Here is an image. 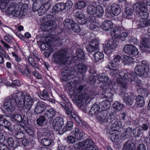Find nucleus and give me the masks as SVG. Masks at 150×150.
Wrapping results in <instances>:
<instances>
[{"label":"nucleus","mask_w":150,"mask_h":150,"mask_svg":"<svg viewBox=\"0 0 150 150\" xmlns=\"http://www.w3.org/2000/svg\"><path fill=\"white\" fill-rule=\"evenodd\" d=\"M108 67L110 69L115 71L119 69V64L118 63L111 61L108 63Z\"/></svg>","instance_id":"de8ad7c7"},{"label":"nucleus","mask_w":150,"mask_h":150,"mask_svg":"<svg viewBox=\"0 0 150 150\" xmlns=\"http://www.w3.org/2000/svg\"><path fill=\"white\" fill-rule=\"evenodd\" d=\"M41 5V4L38 1H33L32 6L33 11V12L38 11Z\"/></svg>","instance_id":"bf43d9fd"},{"label":"nucleus","mask_w":150,"mask_h":150,"mask_svg":"<svg viewBox=\"0 0 150 150\" xmlns=\"http://www.w3.org/2000/svg\"><path fill=\"white\" fill-rule=\"evenodd\" d=\"M40 98L44 100H48L49 99V95L45 90H43L42 92H39L38 94Z\"/></svg>","instance_id":"49530a36"},{"label":"nucleus","mask_w":150,"mask_h":150,"mask_svg":"<svg viewBox=\"0 0 150 150\" xmlns=\"http://www.w3.org/2000/svg\"><path fill=\"white\" fill-rule=\"evenodd\" d=\"M101 111L100 106L97 104H94L92 106L89 113L90 115H95L96 117L97 114Z\"/></svg>","instance_id":"a878e982"},{"label":"nucleus","mask_w":150,"mask_h":150,"mask_svg":"<svg viewBox=\"0 0 150 150\" xmlns=\"http://www.w3.org/2000/svg\"><path fill=\"white\" fill-rule=\"evenodd\" d=\"M48 41H47L45 43H42L40 45L41 48L43 50H47L45 47V45L47 46V48L48 47L51 49L53 48L55 45L54 42H60L61 40L58 36L54 35H51L47 37Z\"/></svg>","instance_id":"0eeeda50"},{"label":"nucleus","mask_w":150,"mask_h":150,"mask_svg":"<svg viewBox=\"0 0 150 150\" xmlns=\"http://www.w3.org/2000/svg\"><path fill=\"white\" fill-rule=\"evenodd\" d=\"M26 94L18 92L12 95L10 97L12 100H14L16 104L19 107L23 108L24 106V101Z\"/></svg>","instance_id":"6e6552de"},{"label":"nucleus","mask_w":150,"mask_h":150,"mask_svg":"<svg viewBox=\"0 0 150 150\" xmlns=\"http://www.w3.org/2000/svg\"><path fill=\"white\" fill-rule=\"evenodd\" d=\"M67 52L65 50L60 49L58 52L54 53L53 56L55 62L58 64L69 65L72 62L77 63L84 59V54L82 50L78 49L73 57L70 59L67 56Z\"/></svg>","instance_id":"f257e3e1"},{"label":"nucleus","mask_w":150,"mask_h":150,"mask_svg":"<svg viewBox=\"0 0 150 150\" xmlns=\"http://www.w3.org/2000/svg\"><path fill=\"white\" fill-rule=\"evenodd\" d=\"M46 120L45 117L44 115H41L37 119V124L40 126H43L45 124Z\"/></svg>","instance_id":"8fccbe9b"},{"label":"nucleus","mask_w":150,"mask_h":150,"mask_svg":"<svg viewBox=\"0 0 150 150\" xmlns=\"http://www.w3.org/2000/svg\"><path fill=\"white\" fill-rule=\"evenodd\" d=\"M116 83L120 86L124 92L128 88V84L125 81L121 78H117L116 79Z\"/></svg>","instance_id":"c85d7f7f"},{"label":"nucleus","mask_w":150,"mask_h":150,"mask_svg":"<svg viewBox=\"0 0 150 150\" xmlns=\"http://www.w3.org/2000/svg\"><path fill=\"white\" fill-rule=\"evenodd\" d=\"M77 148L82 149V150H98L97 146L90 139H87L82 142H79L76 144Z\"/></svg>","instance_id":"39448f33"},{"label":"nucleus","mask_w":150,"mask_h":150,"mask_svg":"<svg viewBox=\"0 0 150 150\" xmlns=\"http://www.w3.org/2000/svg\"><path fill=\"white\" fill-rule=\"evenodd\" d=\"M74 70L81 74H83L87 71V67L84 64L80 63L74 66Z\"/></svg>","instance_id":"b1692460"},{"label":"nucleus","mask_w":150,"mask_h":150,"mask_svg":"<svg viewBox=\"0 0 150 150\" xmlns=\"http://www.w3.org/2000/svg\"><path fill=\"white\" fill-rule=\"evenodd\" d=\"M41 143L45 146H50L54 144L53 139L47 138H44L42 139Z\"/></svg>","instance_id":"a18cd8bd"},{"label":"nucleus","mask_w":150,"mask_h":150,"mask_svg":"<svg viewBox=\"0 0 150 150\" xmlns=\"http://www.w3.org/2000/svg\"><path fill=\"white\" fill-rule=\"evenodd\" d=\"M22 128L24 130H24L25 132H27L29 135L32 136H33L34 134V132L32 130L28 128L27 127L24 126L22 127L21 129Z\"/></svg>","instance_id":"774afa93"},{"label":"nucleus","mask_w":150,"mask_h":150,"mask_svg":"<svg viewBox=\"0 0 150 150\" xmlns=\"http://www.w3.org/2000/svg\"><path fill=\"white\" fill-rule=\"evenodd\" d=\"M118 73L120 76H123L125 79L127 80L129 82L136 81L139 83L141 82L140 80H137V76L134 73H123V72L120 70L118 71Z\"/></svg>","instance_id":"2eb2a0df"},{"label":"nucleus","mask_w":150,"mask_h":150,"mask_svg":"<svg viewBox=\"0 0 150 150\" xmlns=\"http://www.w3.org/2000/svg\"><path fill=\"white\" fill-rule=\"evenodd\" d=\"M132 133L135 138H137L142 135L143 131L141 127H137L134 129Z\"/></svg>","instance_id":"e433bc0d"},{"label":"nucleus","mask_w":150,"mask_h":150,"mask_svg":"<svg viewBox=\"0 0 150 150\" xmlns=\"http://www.w3.org/2000/svg\"><path fill=\"white\" fill-rule=\"evenodd\" d=\"M139 26L140 27L144 28L146 27L149 26H150V20H143L141 21L140 23L139 24Z\"/></svg>","instance_id":"052dcab7"},{"label":"nucleus","mask_w":150,"mask_h":150,"mask_svg":"<svg viewBox=\"0 0 150 150\" xmlns=\"http://www.w3.org/2000/svg\"><path fill=\"white\" fill-rule=\"evenodd\" d=\"M23 127V126H21V128H20L19 125H11L10 122V125L9 126L8 129L11 131H12L13 130H15L16 131H17V132H18V131H19L22 129L23 130V129H21Z\"/></svg>","instance_id":"603ef678"},{"label":"nucleus","mask_w":150,"mask_h":150,"mask_svg":"<svg viewBox=\"0 0 150 150\" xmlns=\"http://www.w3.org/2000/svg\"><path fill=\"white\" fill-rule=\"evenodd\" d=\"M46 105L42 102L38 101L35 104L34 112L36 114H41L45 110Z\"/></svg>","instance_id":"412c9836"},{"label":"nucleus","mask_w":150,"mask_h":150,"mask_svg":"<svg viewBox=\"0 0 150 150\" xmlns=\"http://www.w3.org/2000/svg\"><path fill=\"white\" fill-rule=\"evenodd\" d=\"M113 107L116 111H118L123 108V105L119 102L115 101L113 104Z\"/></svg>","instance_id":"864d4df0"},{"label":"nucleus","mask_w":150,"mask_h":150,"mask_svg":"<svg viewBox=\"0 0 150 150\" xmlns=\"http://www.w3.org/2000/svg\"><path fill=\"white\" fill-rule=\"evenodd\" d=\"M150 37L148 34H146L142 38L140 41L141 49L144 52L150 53Z\"/></svg>","instance_id":"9d476101"},{"label":"nucleus","mask_w":150,"mask_h":150,"mask_svg":"<svg viewBox=\"0 0 150 150\" xmlns=\"http://www.w3.org/2000/svg\"><path fill=\"white\" fill-rule=\"evenodd\" d=\"M133 61V59L132 57L126 56L124 57L123 62L125 65H129Z\"/></svg>","instance_id":"5fc2aeb1"},{"label":"nucleus","mask_w":150,"mask_h":150,"mask_svg":"<svg viewBox=\"0 0 150 150\" xmlns=\"http://www.w3.org/2000/svg\"><path fill=\"white\" fill-rule=\"evenodd\" d=\"M24 106L23 108V112L24 115H26L28 112L31 109L32 106L34 103L33 100L30 98V96L29 94H26L24 101Z\"/></svg>","instance_id":"ddd939ff"},{"label":"nucleus","mask_w":150,"mask_h":150,"mask_svg":"<svg viewBox=\"0 0 150 150\" xmlns=\"http://www.w3.org/2000/svg\"><path fill=\"white\" fill-rule=\"evenodd\" d=\"M75 17L76 21L79 24H85L87 22V17L81 12H76L75 13Z\"/></svg>","instance_id":"6ab92c4d"},{"label":"nucleus","mask_w":150,"mask_h":150,"mask_svg":"<svg viewBox=\"0 0 150 150\" xmlns=\"http://www.w3.org/2000/svg\"><path fill=\"white\" fill-rule=\"evenodd\" d=\"M115 120V116L113 115L108 113L105 123H111Z\"/></svg>","instance_id":"4d7b16f0"},{"label":"nucleus","mask_w":150,"mask_h":150,"mask_svg":"<svg viewBox=\"0 0 150 150\" xmlns=\"http://www.w3.org/2000/svg\"><path fill=\"white\" fill-rule=\"evenodd\" d=\"M28 9L27 7L25 8L24 6H22L20 4H16L12 3L8 7L6 11L8 13L13 14L16 17H22L26 15Z\"/></svg>","instance_id":"7ed1b4c3"},{"label":"nucleus","mask_w":150,"mask_h":150,"mask_svg":"<svg viewBox=\"0 0 150 150\" xmlns=\"http://www.w3.org/2000/svg\"><path fill=\"white\" fill-rule=\"evenodd\" d=\"M133 8L139 14L142 19H146L148 17L146 4L143 2L137 3L133 6Z\"/></svg>","instance_id":"20e7f679"},{"label":"nucleus","mask_w":150,"mask_h":150,"mask_svg":"<svg viewBox=\"0 0 150 150\" xmlns=\"http://www.w3.org/2000/svg\"><path fill=\"white\" fill-rule=\"evenodd\" d=\"M7 84L8 86L14 87L19 86L20 84V83L19 81L18 80H14L11 83L10 82H7Z\"/></svg>","instance_id":"69168bd1"},{"label":"nucleus","mask_w":150,"mask_h":150,"mask_svg":"<svg viewBox=\"0 0 150 150\" xmlns=\"http://www.w3.org/2000/svg\"><path fill=\"white\" fill-rule=\"evenodd\" d=\"M101 27L103 30L108 31L112 28L113 23L111 21L105 20L102 23Z\"/></svg>","instance_id":"cd10ccee"},{"label":"nucleus","mask_w":150,"mask_h":150,"mask_svg":"<svg viewBox=\"0 0 150 150\" xmlns=\"http://www.w3.org/2000/svg\"><path fill=\"white\" fill-rule=\"evenodd\" d=\"M56 114L55 110L53 108L47 109L45 111L44 115L50 120H52Z\"/></svg>","instance_id":"473e14b6"},{"label":"nucleus","mask_w":150,"mask_h":150,"mask_svg":"<svg viewBox=\"0 0 150 150\" xmlns=\"http://www.w3.org/2000/svg\"><path fill=\"white\" fill-rule=\"evenodd\" d=\"M7 142L8 146L9 147L13 148V150H14V148L19 145V142H17L15 144L13 139V138L11 137H9L8 139Z\"/></svg>","instance_id":"ea45409f"},{"label":"nucleus","mask_w":150,"mask_h":150,"mask_svg":"<svg viewBox=\"0 0 150 150\" xmlns=\"http://www.w3.org/2000/svg\"><path fill=\"white\" fill-rule=\"evenodd\" d=\"M137 105L139 107H143L144 105L145 100L144 97L142 96H138L136 98Z\"/></svg>","instance_id":"a19ab883"},{"label":"nucleus","mask_w":150,"mask_h":150,"mask_svg":"<svg viewBox=\"0 0 150 150\" xmlns=\"http://www.w3.org/2000/svg\"><path fill=\"white\" fill-rule=\"evenodd\" d=\"M50 6V4H49L47 5H41L38 11V15L39 16H42L43 15L48 11Z\"/></svg>","instance_id":"c756f323"},{"label":"nucleus","mask_w":150,"mask_h":150,"mask_svg":"<svg viewBox=\"0 0 150 150\" xmlns=\"http://www.w3.org/2000/svg\"><path fill=\"white\" fill-rule=\"evenodd\" d=\"M96 16L98 17H101L104 14V10L102 7L99 5L97 6Z\"/></svg>","instance_id":"3c124183"},{"label":"nucleus","mask_w":150,"mask_h":150,"mask_svg":"<svg viewBox=\"0 0 150 150\" xmlns=\"http://www.w3.org/2000/svg\"><path fill=\"white\" fill-rule=\"evenodd\" d=\"M130 7L129 6L127 7H126L125 9L124 13V16L126 18L130 19L133 18L134 16V11L135 10Z\"/></svg>","instance_id":"bb28decb"},{"label":"nucleus","mask_w":150,"mask_h":150,"mask_svg":"<svg viewBox=\"0 0 150 150\" xmlns=\"http://www.w3.org/2000/svg\"><path fill=\"white\" fill-rule=\"evenodd\" d=\"M74 120H75L77 123L81 127H85L86 124V123L84 121L81 120L77 116L76 117V118H74Z\"/></svg>","instance_id":"338daca9"},{"label":"nucleus","mask_w":150,"mask_h":150,"mask_svg":"<svg viewBox=\"0 0 150 150\" xmlns=\"http://www.w3.org/2000/svg\"><path fill=\"white\" fill-rule=\"evenodd\" d=\"M99 81H102L103 83L107 82L108 80V77L107 75L104 74H100L98 77Z\"/></svg>","instance_id":"6e6d98bb"},{"label":"nucleus","mask_w":150,"mask_h":150,"mask_svg":"<svg viewBox=\"0 0 150 150\" xmlns=\"http://www.w3.org/2000/svg\"><path fill=\"white\" fill-rule=\"evenodd\" d=\"M134 144L130 140L126 142L123 148L124 150H134Z\"/></svg>","instance_id":"c9c22d12"},{"label":"nucleus","mask_w":150,"mask_h":150,"mask_svg":"<svg viewBox=\"0 0 150 150\" xmlns=\"http://www.w3.org/2000/svg\"><path fill=\"white\" fill-rule=\"evenodd\" d=\"M132 129L129 127L125 130L122 134V136L124 139L129 138L132 137Z\"/></svg>","instance_id":"58836bf2"},{"label":"nucleus","mask_w":150,"mask_h":150,"mask_svg":"<svg viewBox=\"0 0 150 150\" xmlns=\"http://www.w3.org/2000/svg\"><path fill=\"white\" fill-rule=\"evenodd\" d=\"M121 122L119 120H115L111 125L112 131H118L122 127Z\"/></svg>","instance_id":"f704fd0d"},{"label":"nucleus","mask_w":150,"mask_h":150,"mask_svg":"<svg viewBox=\"0 0 150 150\" xmlns=\"http://www.w3.org/2000/svg\"><path fill=\"white\" fill-rule=\"evenodd\" d=\"M97 93H93L91 91L89 93L88 92L81 94L79 96L78 98L76 99V104L78 107L81 109H83L84 107L86 105V101L90 98L91 96H96Z\"/></svg>","instance_id":"423d86ee"},{"label":"nucleus","mask_w":150,"mask_h":150,"mask_svg":"<svg viewBox=\"0 0 150 150\" xmlns=\"http://www.w3.org/2000/svg\"><path fill=\"white\" fill-rule=\"evenodd\" d=\"M134 71L136 76L140 77L143 76L144 77L148 76V68L145 64L137 65L135 67Z\"/></svg>","instance_id":"1a4fd4ad"},{"label":"nucleus","mask_w":150,"mask_h":150,"mask_svg":"<svg viewBox=\"0 0 150 150\" xmlns=\"http://www.w3.org/2000/svg\"><path fill=\"white\" fill-rule=\"evenodd\" d=\"M71 133L74 135L77 141L82 139L84 134L81 129H79L76 127L74 128L73 131L71 132Z\"/></svg>","instance_id":"393cba45"},{"label":"nucleus","mask_w":150,"mask_h":150,"mask_svg":"<svg viewBox=\"0 0 150 150\" xmlns=\"http://www.w3.org/2000/svg\"><path fill=\"white\" fill-rule=\"evenodd\" d=\"M107 114L108 113L106 111H102L97 114L96 117L100 122L105 123Z\"/></svg>","instance_id":"7c9ffc66"},{"label":"nucleus","mask_w":150,"mask_h":150,"mask_svg":"<svg viewBox=\"0 0 150 150\" xmlns=\"http://www.w3.org/2000/svg\"><path fill=\"white\" fill-rule=\"evenodd\" d=\"M9 116L11 118V120L13 121H16L18 122H23V120L21 116L19 115L10 113L9 114Z\"/></svg>","instance_id":"4c0bfd02"},{"label":"nucleus","mask_w":150,"mask_h":150,"mask_svg":"<svg viewBox=\"0 0 150 150\" xmlns=\"http://www.w3.org/2000/svg\"><path fill=\"white\" fill-rule=\"evenodd\" d=\"M86 6V3L83 1L78 2L76 4L75 7L77 8L81 9L84 8Z\"/></svg>","instance_id":"0e129e2a"},{"label":"nucleus","mask_w":150,"mask_h":150,"mask_svg":"<svg viewBox=\"0 0 150 150\" xmlns=\"http://www.w3.org/2000/svg\"><path fill=\"white\" fill-rule=\"evenodd\" d=\"M111 9L114 16H117L120 13L121 9L120 7L119 6L116 4H112L111 6Z\"/></svg>","instance_id":"72a5a7b5"},{"label":"nucleus","mask_w":150,"mask_h":150,"mask_svg":"<svg viewBox=\"0 0 150 150\" xmlns=\"http://www.w3.org/2000/svg\"><path fill=\"white\" fill-rule=\"evenodd\" d=\"M73 71H71L69 70L66 69L64 71L62 74V76L61 80L62 81H67L71 79H73Z\"/></svg>","instance_id":"5701e85b"},{"label":"nucleus","mask_w":150,"mask_h":150,"mask_svg":"<svg viewBox=\"0 0 150 150\" xmlns=\"http://www.w3.org/2000/svg\"><path fill=\"white\" fill-rule=\"evenodd\" d=\"M113 31L116 38H112L109 40L104 47V51L107 54L110 53L112 50L117 47L119 43V38L123 41L128 35V33L127 32H123L119 35L121 33L120 29L117 27H115Z\"/></svg>","instance_id":"f03ea898"},{"label":"nucleus","mask_w":150,"mask_h":150,"mask_svg":"<svg viewBox=\"0 0 150 150\" xmlns=\"http://www.w3.org/2000/svg\"><path fill=\"white\" fill-rule=\"evenodd\" d=\"M10 123L6 119L5 115H0V131L3 129L4 126L8 129L9 126L10 125Z\"/></svg>","instance_id":"4be33fe9"},{"label":"nucleus","mask_w":150,"mask_h":150,"mask_svg":"<svg viewBox=\"0 0 150 150\" xmlns=\"http://www.w3.org/2000/svg\"><path fill=\"white\" fill-rule=\"evenodd\" d=\"M92 56H94L96 62L99 61L100 60H102L104 57L103 53L99 51L94 53Z\"/></svg>","instance_id":"09e8293b"},{"label":"nucleus","mask_w":150,"mask_h":150,"mask_svg":"<svg viewBox=\"0 0 150 150\" xmlns=\"http://www.w3.org/2000/svg\"><path fill=\"white\" fill-rule=\"evenodd\" d=\"M64 125V120L62 117L60 116L57 117L53 120L52 123L53 129L56 131H59L61 134L62 130H61Z\"/></svg>","instance_id":"f8f14e48"},{"label":"nucleus","mask_w":150,"mask_h":150,"mask_svg":"<svg viewBox=\"0 0 150 150\" xmlns=\"http://www.w3.org/2000/svg\"><path fill=\"white\" fill-rule=\"evenodd\" d=\"M110 139L112 142L117 143L120 140V134H113L111 136Z\"/></svg>","instance_id":"680f3d73"},{"label":"nucleus","mask_w":150,"mask_h":150,"mask_svg":"<svg viewBox=\"0 0 150 150\" xmlns=\"http://www.w3.org/2000/svg\"><path fill=\"white\" fill-rule=\"evenodd\" d=\"M99 40L96 39H93L89 43V45L86 47L87 51L89 53V55L91 56V54L94 52L99 49Z\"/></svg>","instance_id":"4468645a"},{"label":"nucleus","mask_w":150,"mask_h":150,"mask_svg":"<svg viewBox=\"0 0 150 150\" xmlns=\"http://www.w3.org/2000/svg\"><path fill=\"white\" fill-rule=\"evenodd\" d=\"M137 91L139 94H142L145 96H147L149 94L148 91L146 88H140L137 89Z\"/></svg>","instance_id":"13d9d810"},{"label":"nucleus","mask_w":150,"mask_h":150,"mask_svg":"<svg viewBox=\"0 0 150 150\" xmlns=\"http://www.w3.org/2000/svg\"><path fill=\"white\" fill-rule=\"evenodd\" d=\"M73 124L72 122H68L62 130L61 134H62L67 131L71 130L73 128Z\"/></svg>","instance_id":"79ce46f5"},{"label":"nucleus","mask_w":150,"mask_h":150,"mask_svg":"<svg viewBox=\"0 0 150 150\" xmlns=\"http://www.w3.org/2000/svg\"><path fill=\"white\" fill-rule=\"evenodd\" d=\"M123 95V98L124 102L128 105H132L134 103V96L130 94L124 92L122 91Z\"/></svg>","instance_id":"aec40b11"},{"label":"nucleus","mask_w":150,"mask_h":150,"mask_svg":"<svg viewBox=\"0 0 150 150\" xmlns=\"http://www.w3.org/2000/svg\"><path fill=\"white\" fill-rule=\"evenodd\" d=\"M23 132L24 130L22 129L18 132H17L15 134L16 138L18 139L23 138L24 136Z\"/></svg>","instance_id":"e2e57ef3"},{"label":"nucleus","mask_w":150,"mask_h":150,"mask_svg":"<svg viewBox=\"0 0 150 150\" xmlns=\"http://www.w3.org/2000/svg\"><path fill=\"white\" fill-rule=\"evenodd\" d=\"M109 88H108V85H105L102 87L101 89L99 91V93L100 94L103 95L105 94H107V96L105 95V96L108 97V98H110V97H108V94H110V93H109Z\"/></svg>","instance_id":"c03bdc74"},{"label":"nucleus","mask_w":150,"mask_h":150,"mask_svg":"<svg viewBox=\"0 0 150 150\" xmlns=\"http://www.w3.org/2000/svg\"><path fill=\"white\" fill-rule=\"evenodd\" d=\"M55 26L56 23L54 20H48L41 24L40 28L43 31H50L54 28Z\"/></svg>","instance_id":"dca6fc26"},{"label":"nucleus","mask_w":150,"mask_h":150,"mask_svg":"<svg viewBox=\"0 0 150 150\" xmlns=\"http://www.w3.org/2000/svg\"><path fill=\"white\" fill-rule=\"evenodd\" d=\"M62 107L64 108V111L66 113V114L68 115L70 118L74 119L76 118L77 116L72 111L70 108L72 107V105L71 103H69L68 104L65 105L64 103H61V104Z\"/></svg>","instance_id":"a211bd4d"},{"label":"nucleus","mask_w":150,"mask_h":150,"mask_svg":"<svg viewBox=\"0 0 150 150\" xmlns=\"http://www.w3.org/2000/svg\"><path fill=\"white\" fill-rule=\"evenodd\" d=\"M123 51L128 54L136 56L139 54L138 49L136 47L132 45H126L124 47Z\"/></svg>","instance_id":"f3484780"},{"label":"nucleus","mask_w":150,"mask_h":150,"mask_svg":"<svg viewBox=\"0 0 150 150\" xmlns=\"http://www.w3.org/2000/svg\"><path fill=\"white\" fill-rule=\"evenodd\" d=\"M110 101L105 100L100 102L99 106L102 111H106L108 110L110 106Z\"/></svg>","instance_id":"2f4dec72"},{"label":"nucleus","mask_w":150,"mask_h":150,"mask_svg":"<svg viewBox=\"0 0 150 150\" xmlns=\"http://www.w3.org/2000/svg\"><path fill=\"white\" fill-rule=\"evenodd\" d=\"M16 105L15 100L9 97L6 99L3 107L9 114L14 111Z\"/></svg>","instance_id":"9b49d317"},{"label":"nucleus","mask_w":150,"mask_h":150,"mask_svg":"<svg viewBox=\"0 0 150 150\" xmlns=\"http://www.w3.org/2000/svg\"><path fill=\"white\" fill-rule=\"evenodd\" d=\"M74 21L69 19H66L63 22V24L65 27L67 29H71L72 27L74 25Z\"/></svg>","instance_id":"37998d69"}]
</instances>
